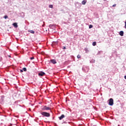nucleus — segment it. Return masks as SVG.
Here are the masks:
<instances>
[{"mask_svg":"<svg viewBox=\"0 0 126 126\" xmlns=\"http://www.w3.org/2000/svg\"><path fill=\"white\" fill-rule=\"evenodd\" d=\"M41 110L42 111H48V110H50L51 111V112H52V111L51 110V107L47 106V105L44 106L41 108Z\"/></svg>","mask_w":126,"mask_h":126,"instance_id":"f257e3e1","label":"nucleus"},{"mask_svg":"<svg viewBox=\"0 0 126 126\" xmlns=\"http://www.w3.org/2000/svg\"><path fill=\"white\" fill-rule=\"evenodd\" d=\"M40 114H41V115H42V116H43V117H49L51 116L50 113L46 112H42L40 113Z\"/></svg>","mask_w":126,"mask_h":126,"instance_id":"f03ea898","label":"nucleus"},{"mask_svg":"<svg viewBox=\"0 0 126 126\" xmlns=\"http://www.w3.org/2000/svg\"><path fill=\"white\" fill-rule=\"evenodd\" d=\"M109 105L113 106L114 105V99L113 98L109 99Z\"/></svg>","mask_w":126,"mask_h":126,"instance_id":"7ed1b4c3","label":"nucleus"},{"mask_svg":"<svg viewBox=\"0 0 126 126\" xmlns=\"http://www.w3.org/2000/svg\"><path fill=\"white\" fill-rule=\"evenodd\" d=\"M50 62L53 64H56V63H57V61H56L55 59H52L50 60Z\"/></svg>","mask_w":126,"mask_h":126,"instance_id":"20e7f679","label":"nucleus"},{"mask_svg":"<svg viewBox=\"0 0 126 126\" xmlns=\"http://www.w3.org/2000/svg\"><path fill=\"white\" fill-rule=\"evenodd\" d=\"M45 72H40L39 73H38V75L39 76H44V75H45Z\"/></svg>","mask_w":126,"mask_h":126,"instance_id":"39448f33","label":"nucleus"},{"mask_svg":"<svg viewBox=\"0 0 126 126\" xmlns=\"http://www.w3.org/2000/svg\"><path fill=\"white\" fill-rule=\"evenodd\" d=\"M64 117H65L64 115L63 114L60 117H59V119L61 121V120H63V118H64Z\"/></svg>","mask_w":126,"mask_h":126,"instance_id":"423d86ee","label":"nucleus"},{"mask_svg":"<svg viewBox=\"0 0 126 126\" xmlns=\"http://www.w3.org/2000/svg\"><path fill=\"white\" fill-rule=\"evenodd\" d=\"M13 26H14V27H15V28H17V27H18V25H17V23H14L13 24Z\"/></svg>","mask_w":126,"mask_h":126,"instance_id":"0eeeda50","label":"nucleus"},{"mask_svg":"<svg viewBox=\"0 0 126 126\" xmlns=\"http://www.w3.org/2000/svg\"><path fill=\"white\" fill-rule=\"evenodd\" d=\"M86 2H87V0H83L82 1V4L83 5H85L86 4Z\"/></svg>","mask_w":126,"mask_h":126,"instance_id":"6e6552de","label":"nucleus"},{"mask_svg":"<svg viewBox=\"0 0 126 126\" xmlns=\"http://www.w3.org/2000/svg\"><path fill=\"white\" fill-rule=\"evenodd\" d=\"M120 36H124V32L123 31H121L119 33Z\"/></svg>","mask_w":126,"mask_h":126,"instance_id":"1a4fd4ad","label":"nucleus"},{"mask_svg":"<svg viewBox=\"0 0 126 126\" xmlns=\"http://www.w3.org/2000/svg\"><path fill=\"white\" fill-rule=\"evenodd\" d=\"M29 32H30L32 34H34L35 33V32L34 31H29Z\"/></svg>","mask_w":126,"mask_h":126,"instance_id":"9d476101","label":"nucleus"},{"mask_svg":"<svg viewBox=\"0 0 126 126\" xmlns=\"http://www.w3.org/2000/svg\"><path fill=\"white\" fill-rule=\"evenodd\" d=\"M77 59H80L81 58V56L80 55H78L77 57Z\"/></svg>","mask_w":126,"mask_h":126,"instance_id":"9b49d317","label":"nucleus"},{"mask_svg":"<svg viewBox=\"0 0 126 126\" xmlns=\"http://www.w3.org/2000/svg\"><path fill=\"white\" fill-rule=\"evenodd\" d=\"M49 7L50 8H53V5L52 4H51V5H49Z\"/></svg>","mask_w":126,"mask_h":126,"instance_id":"f8f14e48","label":"nucleus"},{"mask_svg":"<svg viewBox=\"0 0 126 126\" xmlns=\"http://www.w3.org/2000/svg\"><path fill=\"white\" fill-rule=\"evenodd\" d=\"M93 28V26L92 25H90V26H89V28H90V29H91V28Z\"/></svg>","mask_w":126,"mask_h":126,"instance_id":"ddd939ff","label":"nucleus"},{"mask_svg":"<svg viewBox=\"0 0 126 126\" xmlns=\"http://www.w3.org/2000/svg\"><path fill=\"white\" fill-rule=\"evenodd\" d=\"M96 42H94L93 43V46H96Z\"/></svg>","mask_w":126,"mask_h":126,"instance_id":"4468645a","label":"nucleus"},{"mask_svg":"<svg viewBox=\"0 0 126 126\" xmlns=\"http://www.w3.org/2000/svg\"><path fill=\"white\" fill-rule=\"evenodd\" d=\"M23 70H24V71H26L27 70V69H26V67H24V68H23Z\"/></svg>","mask_w":126,"mask_h":126,"instance_id":"2eb2a0df","label":"nucleus"},{"mask_svg":"<svg viewBox=\"0 0 126 126\" xmlns=\"http://www.w3.org/2000/svg\"><path fill=\"white\" fill-rule=\"evenodd\" d=\"M4 18L6 19V18H8V17L7 16H4Z\"/></svg>","mask_w":126,"mask_h":126,"instance_id":"dca6fc26","label":"nucleus"},{"mask_svg":"<svg viewBox=\"0 0 126 126\" xmlns=\"http://www.w3.org/2000/svg\"><path fill=\"white\" fill-rule=\"evenodd\" d=\"M116 5H117V4H114V5H112V6L113 7H115V6H116Z\"/></svg>","mask_w":126,"mask_h":126,"instance_id":"f3484780","label":"nucleus"},{"mask_svg":"<svg viewBox=\"0 0 126 126\" xmlns=\"http://www.w3.org/2000/svg\"><path fill=\"white\" fill-rule=\"evenodd\" d=\"M63 49V50H65L66 49V47H65V46H64Z\"/></svg>","mask_w":126,"mask_h":126,"instance_id":"a211bd4d","label":"nucleus"},{"mask_svg":"<svg viewBox=\"0 0 126 126\" xmlns=\"http://www.w3.org/2000/svg\"><path fill=\"white\" fill-rule=\"evenodd\" d=\"M30 59L31 60H34V57H31Z\"/></svg>","mask_w":126,"mask_h":126,"instance_id":"6ab92c4d","label":"nucleus"},{"mask_svg":"<svg viewBox=\"0 0 126 126\" xmlns=\"http://www.w3.org/2000/svg\"><path fill=\"white\" fill-rule=\"evenodd\" d=\"M20 72H23V69H21L20 70Z\"/></svg>","mask_w":126,"mask_h":126,"instance_id":"aec40b11","label":"nucleus"},{"mask_svg":"<svg viewBox=\"0 0 126 126\" xmlns=\"http://www.w3.org/2000/svg\"><path fill=\"white\" fill-rule=\"evenodd\" d=\"M125 28L126 29V24H125Z\"/></svg>","mask_w":126,"mask_h":126,"instance_id":"412c9836","label":"nucleus"},{"mask_svg":"<svg viewBox=\"0 0 126 126\" xmlns=\"http://www.w3.org/2000/svg\"><path fill=\"white\" fill-rule=\"evenodd\" d=\"M125 79H126V76H124Z\"/></svg>","mask_w":126,"mask_h":126,"instance_id":"4be33fe9","label":"nucleus"}]
</instances>
